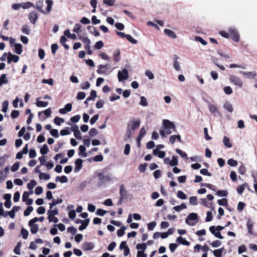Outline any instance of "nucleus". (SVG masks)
I'll use <instances>...</instances> for the list:
<instances>
[{"label":"nucleus","instance_id":"1","mask_svg":"<svg viewBox=\"0 0 257 257\" xmlns=\"http://www.w3.org/2000/svg\"><path fill=\"white\" fill-rule=\"evenodd\" d=\"M176 131V126L172 121L168 119H164L163 121V126L160 130V134L162 137L165 138L167 135H169Z\"/></svg>","mask_w":257,"mask_h":257},{"label":"nucleus","instance_id":"2","mask_svg":"<svg viewBox=\"0 0 257 257\" xmlns=\"http://www.w3.org/2000/svg\"><path fill=\"white\" fill-rule=\"evenodd\" d=\"M98 177L99 182L98 183V186L99 187L101 186L104 183L110 182L112 181V178L109 175H104L103 173L99 172L97 174Z\"/></svg>","mask_w":257,"mask_h":257},{"label":"nucleus","instance_id":"3","mask_svg":"<svg viewBox=\"0 0 257 257\" xmlns=\"http://www.w3.org/2000/svg\"><path fill=\"white\" fill-rule=\"evenodd\" d=\"M198 215L196 213H190L185 220L186 224L193 226L197 222Z\"/></svg>","mask_w":257,"mask_h":257},{"label":"nucleus","instance_id":"4","mask_svg":"<svg viewBox=\"0 0 257 257\" xmlns=\"http://www.w3.org/2000/svg\"><path fill=\"white\" fill-rule=\"evenodd\" d=\"M140 120L134 119L128 122L127 128L132 131H135L140 126Z\"/></svg>","mask_w":257,"mask_h":257},{"label":"nucleus","instance_id":"5","mask_svg":"<svg viewBox=\"0 0 257 257\" xmlns=\"http://www.w3.org/2000/svg\"><path fill=\"white\" fill-rule=\"evenodd\" d=\"M229 80L230 82L233 83L235 85L237 86L239 88H241L243 86V82L241 79L234 75H231L229 76Z\"/></svg>","mask_w":257,"mask_h":257},{"label":"nucleus","instance_id":"6","mask_svg":"<svg viewBox=\"0 0 257 257\" xmlns=\"http://www.w3.org/2000/svg\"><path fill=\"white\" fill-rule=\"evenodd\" d=\"M128 77V71L126 69L124 68L121 71H118L117 74V78L118 81L122 82L123 80L127 79Z\"/></svg>","mask_w":257,"mask_h":257},{"label":"nucleus","instance_id":"7","mask_svg":"<svg viewBox=\"0 0 257 257\" xmlns=\"http://www.w3.org/2000/svg\"><path fill=\"white\" fill-rule=\"evenodd\" d=\"M230 35L231 36L232 39L235 41L238 42L239 40V35L237 31L234 28H230L228 30Z\"/></svg>","mask_w":257,"mask_h":257},{"label":"nucleus","instance_id":"8","mask_svg":"<svg viewBox=\"0 0 257 257\" xmlns=\"http://www.w3.org/2000/svg\"><path fill=\"white\" fill-rule=\"evenodd\" d=\"M110 65L108 64L100 65L98 66L97 72L99 74H106L107 71L109 69Z\"/></svg>","mask_w":257,"mask_h":257},{"label":"nucleus","instance_id":"9","mask_svg":"<svg viewBox=\"0 0 257 257\" xmlns=\"http://www.w3.org/2000/svg\"><path fill=\"white\" fill-rule=\"evenodd\" d=\"M208 108L210 113H211L214 116L220 115V113L217 108V107L214 104H210L208 105Z\"/></svg>","mask_w":257,"mask_h":257},{"label":"nucleus","instance_id":"10","mask_svg":"<svg viewBox=\"0 0 257 257\" xmlns=\"http://www.w3.org/2000/svg\"><path fill=\"white\" fill-rule=\"evenodd\" d=\"M94 247V245L92 242H85L82 244V248L85 251L90 250Z\"/></svg>","mask_w":257,"mask_h":257},{"label":"nucleus","instance_id":"11","mask_svg":"<svg viewBox=\"0 0 257 257\" xmlns=\"http://www.w3.org/2000/svg\"><path fill=\"white\" fill-rule=\"evenodd\" d=\"M19 60V57L17 55H14L11 53H8V63L9 64H10L12 62L17 63L18 62Z\"/></svg>","mask_w":257,"mask_h":257},{"label":"nucleus","instance_id":"12","mask_svg":"<svg viewBox=\"0 0 257 257\" xmlns=\"http://www.w3.org/2000/svg\"><path fill=\"white\" fill-rule=\"evenodd\" d=\"M29 20L33 24H35L37 19H38V14L34 12H31L28 16Z\"/></svg>","mask_w":257,"mask_h":257},{"label":"nucleus","instance_id":"13","mask_svg":"<svg viewBox=\"0 0 257 257\" xmlns=\"http://www.w3.org/2000/svg\"><path fill=\"white\" fill-rule=\"evenodd\" d=\"M239 73L242 74L243 75V76L246 78L253 79L256 76V74L254 72H246L240 71H239Z\"/></svg>","mask_w":257,"mask_h":257},{"label":"nucleus","instance_id":"14","mask_svg":"<svg viewBox=\"0 0 257 257\" xmlns=\"http://www.w3.org/2000/svg\"><path fill=\"white\" fill-rule=\"evenodd\" d=\"M29 225L30 226L31 232L32 233L35 234L38 232L39 227L35 222H32L31 220H30L29 222Z\"/></svg>","mask_w":257,"mask_h":257},{"label":"nucleus","instance_id":"15","mask_svg":"<svg viewBox=\"0 0 257 257\" xmlns=\"http://www.w3.org/2000/svg\"><path fill=\"white\" fill-rule=\"evenodd\" d=\"M82 163L83 161L81 159H78L75 161V167L74 170L75 172H78L81 170L82 167Z\"/></svg>","mask_w":257,"mask_h":257},{"label":"nucleus","instance_id":"16","mask_svg":"<svg viewBox=\"0 0 257 257\" xmlns=\"http://www.w3.org/2000/svg\"><path fill=\"white\" fill-rule=\"evenodd\" d=\"M179 58L177 55H174L173 57V67L175 70L179 71L181 70L180 64L178 61Z\"/></svg>","mask_w":257,"mask_h":257},{"label":"nucleus","instance_id":"17","mask_svg":"<svg viewBox=\"0 0 257 257\" xmlns=\"http://www.w3.org/2000/svg\"><path fill=\"white\" fill-rule=\"evenodd\" d=\"M153 154L160 158H164L165 156V152L160 151L159 148H155L153 151Z\"/></svg>","mask_w":257,"mask_h":257},{"label":"nucleus","instance_id":"18","mask_svg":"<svg viewBox=\"0 0 257 257\" xmlns=\"http://www.w3.org/2000/svg\"><path fill=\"white\" fill-rule=\"evenodd\" d=\"M43 0H39L38 1L36 4V6L34 5V7L35 9L39 11L40 12L45 13V11L43 10Z\"/></svg>","mask_w":257,"mask_h":257},{"label":"nucleus","instance_id":"19","mask_svg":"<svg viewBox=\"0 0 257 257\" xmlns=\"http://www.w3.org/2000/svg\"><path fill=\"white\" fill-rule=\"evenodd\" d=\"M164 32L166 35L171 38L176 39L177 38L176 34L170 29H166L164 30Z\"/></svg>","mask_w":257,"mask_h":257},{"label":"nucleus","instance_id":"20","mask_svg":"<svg viewBox=\"0 0 257 257\" xmlns=\"http://www.w3.org/2000/svg\"><path fill=\"white\" fill-rule=\"evenodd\" d=\"M79 155L80 156H81L82 157H86L87 155L86 154V153L85 152V151H86V148L85 147V146H83V145H81L79 146Z\"/></svg>","mask_w":257,"mask_h":257},{"label":"nucleus","instance_id":"21","mask_svg":"<svg viewBox=\"0 0 257 257\" xmlns=\"http://www.w3.org/2000/svg\"><path fill=\"white\" fill-rule=\"evenodd\" d=\"M253 222L249 219H248L246 226L248 229V232L249 234H253L252 231V227H253Z\"/></svg>","mask_w":257,"mask_h":257},{"label":"nucleus","instance_id":"22","mask_svg":"<svg viewBox=\"0 0 257 257\" xmlns=\"http://www.w3.org/2000/svg\"><path fill=\"white\" fill-rule=\"evenodd\" d=\"M176 140L179 142L181 141V136L180 135H172L169 138L170 142L172 144H173Z\"/></svg>","mask_w":257,"mask_h":257},{"label":"nucleus","instance_id":"23","mask_svg":"<svg viewBox=\"0 0 257 257\" xmlns=\"http://www.w3.org/2000/svg\"><path fill=\"white\" fill-rule=\"evenodd\" d=\"M176 241H177L178 243L182 244L184 245L188 246L190 244V242L186 240L185 238L181 236H179L177 238Z\"/></svg>","mask_w":257,"mask_h":257},{"label":"nucleus","instance_id":"24","mask_svg":"<svg viewBox=\"0 0 257 257\" xmlns=\"http://www.w3.org/2000/svg\"><path fill=\"white\" fill-rule=\"evenodd\" d=\"M37 182L34 180H32L27 184V188L31 191V194L33 193V189L34 187L36 185Z\"/></svg>","mask_w":257,"mask_h":257},{"label":"nucleus","instance_id":"25","mask_svg":"<svg viewBox=\"0 0 257 257\" xmlns=\"http://www.w3.org/2000/svg\"><path fill=\"white\" fill-rule=\"evenodd\" d=\"M223 108L229 112H232L233 110L232 104L228 101H226L224 103Z\"/></svg>","mask_w":257,"mask_h":257},{"label":"nucleus","instance_id":"26","mask_svg":"<svg viewBox=\"0 0 257 257\" xmlns=\"http://www.w3.org/2000/svg\"><path fill=\"white\" fill-rule=\"evenodd\" d=\"M127 192L123 185H121L119 188V194L120 197L126 198Z\"/></svg>","mask_w":257,"mask_h":257},{"label":"nucleus","instance_id":"27","mask_svg":"<svg viewBox=\"0 0 257 257\" xmlns=\"http://www.w3.org/2000/svg\"><path fill=\"white\" fill-rule=\"evenodd\" d=\"M224 250V248L222 247L219 249H215L212 251L214 255L216 257H222V254Z\"/></svg>","mask_w":257,"mask_h":257},{"label":"nucleus","instance_id":"28","mask_svg":"<svg viewBox=\"0 0 257 257\" xmlns=\"http://www.w3.org/2000/svg\"><path fill=\"white\" fill-rule=\"evenodd\" d=\"M89 221H90V220L89 218L84 220L83 222L81 223V224H82L81 225H80L79 227V230L82 231V230L85 229L86 228V227L88 226V225L89 224Z\"/></svg>","mask_w":257,"mask_h":257},{"label":"nucleus","instance_id":"29","mask_svg":"<svg viewBox=\"0 0 257 257\" xmlns=\"http://www.w3.org/2000/svg\"><path fill=\"white\" fill-rule=\"evenodd\" d=\"M63 200L62 199H53L51 203H49L50 209H52L53 206L57 205L58 204L62 203Z\"/></svg>","mask_w":257,"mask_h":257},{"label":"nucleus","instance_id":"30","mask_svg":"<svg viewBox=\"0 0 257 257\" xmlns=\"http://www.w3.org/2000/svg\"><path fill=\"white\" fill-rule=\"evenodd\" d=\"M223 143L224 145L227 148H230L232 147V144L230 142V139L226 136L223 137Z\"/></svg>","mask_w":257,"mask_h":257},{"label":"nucleus","instance_id":"31","mask_svg":"<svg viewBox=\"0 0 257 257\" xmlns=\"http://www.w3.org/2000/svg\"><path fill=\"white\" fill-rule=\"evenodd\" d=\"M22 45L21 44H15V52L17 54H21L22 53Z\"/></svg>","mask_w":257,"mask_h":257},{"label":"nucleus","instance_id":"32","mask_svg":"<svg viewBox=\"0 0 257 257\" xmlns=\"http://www.w3.org/2000/svg\"><path fill=\"white\" fill-rule=\"evenodd\" d=\"M8 82V80L7 78L6 74H2L0 77V87L4 84H7Z\"/></svg>","mask_w":257,"mask_h":257},{"label":"nucleus","instance_id":"33","mask_svg":"<svg viewBox=\"0 0 257 257\" xmlns=\"http://www.w3.org/2000/svg\"><path fill=\"white\" fill-rule=\"evenodd\" d=\"M21 7L23 8L24 9H27L30 8L31 7H34V4L30 2H28L26 3H23L21 4Z\"/></svg>","mask_w":257,"mask_h":257},{"label":"nucleus","instance_id":"34","mask_svg":"<svg viewBox=\"0 0 257 257\" xmlns=\"http://www.w3.org/2000/svg\"><path fill=\"white\" fill-rule=\"evenodd\" d=\"M22 31L24 34L29 35L30 34L31 29L29 26L25 25L22 27Z\"/></svg>","mask_w":257,"mask_h":257},{"label":"nucleus","instance_id":"35","mask_svg":"<svg viewBox=\"0 0 257 257\" xmlns=\"http://www.w3.org/2000/svg\"><path fill=\"white\" fill-rule=\"evenodd\" d=\"M187 208V206L185 204L182 203L180 205L176 206L174 207L173 209L174 210L177 212H180L182 210L186 209Z\"/></svg>","mask_w":257,"mask_h":257},{"label":"nucleus","instance_id":"36","mask_svg":"<svg viewBox=\"0 0 257 257\" xmlns=\"http://www.w3.org/2000/svg\"><path fill=\"white\" fill-rule=\"evenodd\" d=\"M136 248L138 250H142L141 251L144 252L147 248V244L145 243H139L137 245Z\"/></svg>","mask_w":257,"mask_h":257},{"label":"nucleus","instance_id":"37","mask_svg":"<svg viewBox=\"0 0 257 257\" xmlns=\"http://www.w3.org/2000/svg\"><path fill=\"white\" fill-rule=\"evenodd\" d=\"M178 162L177 158L176 156H172V160L169 162V165L171 166H176L178 165Z\"/></svg>","mask_w":257,"mask_h":257},{"label":"nucleus","instance_id":"38","mask_svg":"<svg viewBox=\"0 0 257 257\" xmlns=\"http://www.w3.org/2000/svg\"><path fill=\"white\" fill-rule=\"evenodd\" d=\"M48 105V102L46 101H39L37 100L36 105L38 107H45Z\"/></svg>","mask_w":257,"mask_h":257},{"label":"nucleus","instance_id":"39","mask_svg":"<svg viewBox=\"0 0 257 257\" xmlns=\"http://www.w3.org/2000/svg\"><path fill=\"white\" fill-rule=\"evenodd\" d=\"M49 152V148L47 145L45 144L41 148L40 153L42 155H44L47 154Z\"/></svg>","mask_w":257,"mask_h":257},{"label":"nucleus","instance_id":"40","mask_svg":"<svg viewBox=\"0 0 257 257\" xmlns=\"http://www.w3.org/2000/svg\"><path fill=\"white\" fill-rule=\"evenodd\" d=\"M140 105L143 106H147L148 104V101L145 96H141L140 98Z\"/></svg>","mask_w":257,"mask_h":257},{"label":"nucleus","instance_id":"41","mask_svg":"<svg viewBox=\"0 0 257 257\" xmlns=\"http://www.w3.org/2000/svg\"><path fill=\"white\" fill-rule=\"evenodd\" d=\"M126 230V227L124 226H122L120 227V228L117 230V235L119 236H122L125 233V230Z\"/></svg>","mask_w":257,"mask_h":257},{"label":"nucleus","instance_id":"42","mask_svg":"<svg viewBox=\"0 0 257 257\" xmlns=\"http://www.w3.org/2000/svg\"><path fill=\"white\" fill-rule=\"evenodd\" d=\"M177 196L179 199L185 200L187 198L186 195L182 191H178L177 194Z\"/></svg>","mask_w":257,"mask_h":257},{"label":"nucleus","instance_id":"43","mask_svg":"<svg viewBox=\"0 0 257 257\" xmlns=\"http://www.w3.org/2000/svg\"><path fill=\"white\" fill-rule=\"evenodd\" d=\"M119 55H120V52L119 50H115L113 53V57L114 61L116 62H119L120 58H119Z\"/></svg>","mask_w":257,"mask_h":257},{"label":"nucleus","instance_id":"44","mask_svg":"<svg viewBox=\"0 0 257 257\" xmlns=\"http://www.w3.org/2000/svg\"><path fill=\"white\" fill-rule=\"evenodd\" d=\"M176 152H177V153L179 154L182 158L185 159H188L187 154L185 152H183L182 150L179 149H176Z\"/></svg>","mask_w":257,"mask_h":257},{"label":"nucleus","instance_id":"45","mask_svg":"<svg viewBox=\"0 0 257 257\" xmlns=\"http://www.w3.org/2000/svg\"><path fill=\"white\" fill-rule=\"evenodd\" d=\"M227 194L228 192L226 190H218L216 192V195L219 197H225Z\"/></svg>","mask_w":257,"mask_h":257},{"label":"nucleus","instance_id":"46","mask_svg":"<svg viewBox=\"0 0 257 257\" xmlns=\"http://www.w3.org/2000/svg\"><path fill=\"white\" fill-rule=\"evenodd\" d=\"M97 96V93L95 90H92L90 92V96L87 97V100H94Z\"/></svg>","mask_w":257,"mask_h":257},{"label":"nucleus","instance_id":"47","mask_svg":"<svg viewBox=\"0 0 257 257\" xmlns=\"http://www.w3.org/2000/svg\"><path fill=\"white\" fill-rule=\"evenodd\" d=\"M39 178L40 180L44 179L45 180H48L50 178V176L48 174L40 173V174L39 175Z\"/></svg>","mask_w":257,"mask_h":257},{"label":"nucleus","instance_id":"48","mask_svg":"<svg viewBox=\"0 0 257 257\" xmlns=\"http://www.w3.org/2000/svg\"><path fill=\"white\" fill-rule=\"evenodd\" d=\"M189 203L192 205H196L197 204V198L196 196H192L189 198Z\"/></svg>","mask_w":257,"mask_h":257},{"label":"nucleus","instance_id":"49","mask_svg":"<svg viewBox=\"0 0 257 257\" xmlns=\"http://www.w3.org/2000/svg\"><path fill=\"white\" fill-rule=\"evenodd\" d=\"M90 84L88 81L83 82L80 85L81 88L83 90L87 89L90 87Z\"/></svg>","mask_w":257,"mask_h":257},{"label":"nucleus","instance_id":"50","mask_svg":"<svg viewBox=\"0 0 257 257\" xmlns=\"http://www.w3.org/2000/svg\"><path fill=\"white\" fill-rule=\"evenodd\" d=\"M64 121V119L59 117H56L54 119V123L58 125H60Z\"/></svg>","mask_w":257,"mask_h":257},{"label":"nucleus","instance_id":"51","mask_svg":"<svg viewBox=\"0 0 257 257\" xmlns=\"http://www.w3.org/2000/svg\"><path fill=\"white\" fill-rule=\"evenodd\" d=\"M48 215H50L51 216H55L58 214V210L57 208H55L53 210L50 209L47 212Z\"/></svg>","mask_w":257,"mask_h":257},{"label":"nucleus","instance_id":"52","mask_svg":"<svg viewBox=\"0 0 257 257\" xmlns=\"http://www.w3.org/2000/svg\"><path fill=\"white\" fill-rule=\"evenodd\" d=\"M8 106L9 101L8 100H5L4 101L2 106V111L5 113L8 110Z\"/></svg>","mask_w":257,"mask_h":257},{"label":"nucleus","instance_id":"53","mask_svg":"<svg viewBox=\"0 0 257 257\" xmlns=\"http://www.w3.org/2000/svg\"><path fill=\"white\" fill-rule=\"evenodd\" d=\"M209 243L213 247H218L221 245L222 243L220 241L216 240Z\"/></svg>","mask_w":257,"mask_h":257},{"label":"nucleus","instance_id":"54","mask_svg":"<svg viewBox=\"0 0 257 257\" xmlns=\"http://www.w3.org/2000/svg\"><path fill=\"white\" fill-rule=\"evenodd\" d=\"M21 246V243L19 242L14 249V251L16 254H18V255L20 254Z\"/></svg>","mask_w":257,"mask_h":257},{"label":"nucleus","instance_id":"55","mask_svg":"<svg viewBox=\"0 0 257 257\" xmlns=\"http://www.w3.org/2000/svg\"><path fill=\"white\" fill-rule=\"evenodd\" d=\"M228 165L231 167H235L237 165V162L233 159H229L227 161Z\"/></svg>","mask_w":257,"mask_h":257},{"label":"nucleus","instance_id":"56","mask_svg":"<svg viewBox=\"0 0 257 257\" xmlns=\"http://www.w3.org/2000/svg\"><path fill=\"white\" fill-rule=\"evenodd\" d=\"M21 233L24 239H26L28 238L29 232L27 230L23 228L21 230Z\"/></svg>","mask_w":257,"mask_h":257},{"label":"nucleus","instance_id":"57","mask_svg":"<svg viewBox=\"0 0 257 257\" xmlns=\"http://www.w3.org/2000/svg\"><path fill=\"white\" fill-rule=\"evenodd\" d=\"M94 47L95 49L99 50L103 47V43L102 41H99L95 43Z\"/></svg>","mask_w":257,"mask_h":257},{"label":"nucleus","instance_id":"58","mask_svg":"<svg viewBox=\"0 0 257 257\" xmlns=\"http://www.w3.org/2000/svg\"><path fill=\"white\" fill-rule=\"evenodd\" d=\"M238 172L241 175H244L246 172V168L242 163H241V165L238 168Z\"/></svg>","mask_w":257,"mask_h":257},{"label":"nucleus","instance_id":"59","mask_svg":"<svg viewBox=\"0 0 257 257\" xmlns=\"http://www.w3.org/2000/svg\"><path fill=\"white\" fill-rule=\"evenodd\" d=\"M53 1H52V0H46V3L47 5V11L48 12H50L51 10L52 7L53 5Z\"/></svg>","mask_w":257,"mask_h":257},{"label":"nucleus","instance_id":"60","mask_svg":"<svg viewBox=\"0 0 257 257\" xmlns=\"http://www.w3.org/2000/svg\"><path fill=\"white\" fill-rule=\"evenodd\" d=\"M145 75L150 80H153L154 78L153 73L149 70H147L145 72Z\"/></svg>","mask_w":257,"mask_h":257},{"label":"nucleus","instance_id":"61","mask_svg":"<svg viewBox=\"0 0 257 257\" xmlns=\"http://www.w3.org/2000/svg\"><path fill=\"white\" fill-rule=\"evenodd\" d=\"M217 202L220 206H226L227 205V200L226 198L219 199L218 200Z\"/></svg>","mask_w":257,"mask_h":257},{"label":"nucleus","instance_id":"62","mask_svg":"<svg viewBox=\"0 0 257 257\" xmlns=\"http://www.w3.org/2000/svg\"><path fill=\"white\" fill-rule=\"evenodd\" d=\"M33 210V208L32 206H29L27 208V209L25 210L24 215L25 216H29L31 212Z\"/></svg>","mask_w":257,"mask_h":257},{"label":"nucleus","instance_id":"63","mask_svg":"<svg viewBox=\"0 0 257 257\" xmlns=\"http://www.w3.org/2000/svg\"><path fill=\"white\" fill-rule=\"evenodd\" d=\"M104 104V101L103 100H99L96 103V107L98 109L101 108Z\"/></svg>","mask_w":257,"mask_h":257},{"label":"nucleus","instance_id":"64","mask_svg":"<svg viewBox=\"0 0 257 257\" xmlns=\"http://www.w3.org/2000/svg\"><path fill=\"white\" fill-rule=\"evenodd\" d=\"M156 226V222L155 221H152L148 224V228L149 230H153Z\"/></svg>","mask_w":257,"mask_h":257}]
</instances>
